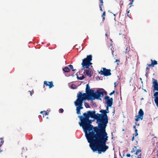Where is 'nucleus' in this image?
I'll use <instances>...</instances> for the list:
<instances>
[{
	"mask_svg": "<svg viewBox=\"0 0 158 158\" xmlns=\"http://www.w3.org/2000/svg\"><path fill=\"white\" fill-rule=\"evenodd\" d=\"M79 124L83 129L85 136L93 152L99 154L105 152L109 148L104 145L97 113L95 111H88L82 116H79Z\"/></svg>",
	"mask_w": 158,
	"mask_h": 158,
	"instance_id": "1",
	"label": "nucleus"
},
{
	"mask_svg": "<svg viewBox=\"0 0 158 158\" xmlns=\"http://www.w3.org/2000/svg\"><path fill=\"white\" fill-rule=\"evenodd\" d=\"M99 112L101 113L99 114L97 113V115H98L104 144L106 145V143L108 140L109 137L106 132V129L108 123L109 119L106 110H101Z\"/></svg>",
	"mask_w": 158,
	"mask_h": 158,
	"instance_id": "2",
	"label": "nucleus"
},
{
	"mask_svg": "<svg viewBox=\"0 0 158 158\" xmlns=\"http://www.w3.org/2000/svg\"><path fill=\"white\" fill-rule=\"evenodd\" d=\"M77 99L75 101L78 103L83 104L84 101L87 99L88 101H92L93 96L88 93H83L79 92L77 96Z\"/></svg>",
	"mask_w": 158,
	"mask_h": 158,
	"instance_id": "3",
	"label": "nucleus"
},
{
	"mask_svg": "<svg viewBox=\"0 0 158 158\" xmlns=\"http://www.w3.org/2000/svg\"><path fill=\"white\" fill-rule=\"evenodd\" d=\"M104 94L106 95L107 94L106 92L103 89L101 88L95 91L93 96V98L92 99L93 100L95 99L101 100L100 97H103L104 95Z\"/></svg>",
	"mask_w": 158,
	"mask_h": 158,
	"instance_id": "4",
	"label": "nucleus"
},
{
	"mask_svg": "<svg viewBox=\"0 0 158 158\" xmlns=\"http://www.w3.org/2000/svg\"><path fill=\"white\" fill-rule=\"evenodd\" d=\"M125 53L126 55V60L130 61L133 60L132 56L134 52L132 50H131L130 47L129 46H126L125 48Z\"/></svg>",
	"mask_w": 158,
	"mask_h": 158,
	"instance_id": "5",
	"label": "nucleus"
},
{
	"mask_svg": "<svg viewBox=\"0 0 158 158\" xmlns=\"http://www.w3.org/2000/svg\"><path fill=\"white\" fill-rule=\"evenodd\" d=\"M110 71L111 70L110 69H107L106 68H103L101 69L100 72H99V73L105 76H108L111 74Z\"/></svg>",
	"mask_w": 158,
	"mask_h": 158,
	"instance_id": "6",
	"label": "nucleus"
},
{
	"mask_svg": "<svg viewBox=\"0 0 158 158\" xmlns=\"http://www.w3.org/2000/svg\"><path fill=\"white\" fill-rule=\"evenodd\" d=\"M144 115V112L142 109H140L138 112V115H136V118L135 119V121L137 122L139 120V119L142 120Z\"/></svg>",
	"mask_w": 158,
	"mask_h": 158,
	"instance_id": "7",
	"label": "nucleus"
},
{
	"mask_svg": "<svg viewBox=\"0 0 158 158\" xmlns=\"http://www.w3.org/2000/svg\"><path fill=\"white\" fill-rule=\"evenodd\" d=\"M105 99L106 100V103L107 107H111L113 104V99L112 98H110V97L108 96H106L105 97Z\"/></svg>",
	"mask_w": 158,
	"mask_h": 158,
	"instance_id": "8",
	"label": "nucleus"
},
{
	"mask_svg": "<svg viewBox=\"0 0 158 158\" xmlns=\"http://www.w3.org/2000/svg\"><path fill=\"white\" fill-rule=\"evenodd\" d=\"M75 105L76 106L77 113V114H80V110L83 108V104L74 102Z\"/></svg>",
	"mask_w": 158,
	"mask_h": 158,
	"instance_id": "9",
	"label": "nucleus"
},
{
	"mask_svg": "<svg viewBox=\"0 0 158 158\" xmlns=\"http://www.w3.org/2000/svg\"><path fill=\"white\" fill-rule=\"evenodd\" d=\"M85 92L86 93H88L90 95H92L93 96L95 91L94 90L90 89L89 84H87L86 85Z\"/></svg>",
	"mask_w": 158,
	"mask_h": 158,
	"instance_id": "10",
	"label": "nucleus"
},
{
	"mask_svg": "<svg viewBox=\"0 0 158 158\" xmlns=\"http://www.w3.org/2000/svg\"><path fill=\"white\" fill-rule=\"evenodd\" d=\"M88 62L82 61V62L81 63V65H82V67L83 68L82 69V70L83 69L86 68V69H89V64L88 63Z\"/></svg>",
	"mask_w": 158,
	"mask_h": 158,
	"instance_id": "11",
	"label": "nucleus"
},
{
	"mask_svg": "<svg viewBox=\"0 0 158 158\" xmlns=\"http://www.w3.org/2000/svg\"><path fill=\"white\" fill-rule=\"evenodd\" d=\"M44 84L47 86H49V88H51L54 86L52 81L47 82L45 81L44 82Z\"/></svg>",
	"mask_w": 158,
	"mask_h": 158,
	"instance_id": "12",
	"label": "nucleus"
},
{
	"mask_svg": "<svg viewBox=\"0 0 158 158\" xmlns=\"http://www.w3.org/2000/svg\"><path fill=\"white\" fill-rule=\"evenodd\" d=\"M92 60V55H89L87 56L86 58L82 59V61H85L87 62H91Z\"/></svg>",
	"mask_w": 158,
	"mask_h": 158,
	"instance_id": "13",
	"label": "nucleus"
},
{
	"mask_svg": "<svg viewBox=\"0 0 158 158\" xmlns=\"http://www.w3.org/2000/svg\"><path fill=\"white\" fill-rule=\"evenodd\" d=\"M155 97L154 101L156 106L158 107V93H155L154 94Z\"/></svg>",
	"mask_w": 158,
	"mask_h": 158,
	"instance_id": "14",
	"label": "nucleus"
},
{
	"mask_svg": "<svg viewBox=\"0 0 158 158\" xmlns=\"http://www.w3.org/2000/svg\"><path fill=\"white\" fill-rule=\"evenodd\" d=\"M86 73V74L89 77H91L92 74H91V70L89 69H85L84 73Z\"/></svg>",
	"mask_w": 158,
	"mask_h": 158,
	"instance_id": "15",
	"label": "nucleus"
},
{
	"mask_svg": "<svg viewBox=\"0 0 158 158\" xmlns=\"http://www.w3.org/2000/svg\"><path fill=\"white\" fill-rule=\"evenodd\" d=\"M151 64H147V65L149 67H153L155 65L157 64V62L155 60H153L152 59L151 60Z\"/></svg>",
	"mask_w": 158,
	"mask_h": 158,
	"instance_id": "16",
	"label": "nucleus"
},
{
	"mask_svg": "<svg viewBox=\"0 0 158 158\" xmlns=\"http://www.w3.org/2000/svg\"><path fill=\"white\" fill-rule=\"evenodd\" d=\"M126 32L124 29H123L121 32L119 33V35H122L123 36H124V38L126 39Z\"/></svg>",
	"mask_w": 158,
	"mask_h": 158,
	"instance_id": "17",
	"label": "nucleus"
},
{
	"mask_svg": "<svg viewBox=\"0 0 158 158\" xmlns=\"http://www.w3.org/2000/svg\"><path fill=\"white\" fill-rule=\"evenodd\" d=\"M152 80L153 81V82H152V87L154 86H156L157 85H158V82L154 78H152Z\"/></svg>",
	"mask_w": 158,
	"mask_h": 158,
	"instance_id": "18",
	"label": "nucleus"
},
{
	"mask_svg": "<svg viewBox=\"0 0 158 158\" xmlns=\"http://www.w3.org/2000/svg\"><path fill=\"white\" fill-rule=\"evenodd\" d=\"M63 70L65 72L69 73L70 72V70L68 67H65L63 69Z\"/></svg>",
	"mask_w": 158,
	"mask_h": 158,
	"instance_id": "19",
	"label": "nucleus"
},
{
	"mask_svg": "<svg viewBox=\"0 0 158 158\" xmlns=\"http://www.w3.org/2000/svg\"><path fill=\"white\" fill-rule=\"evenodd\" d=\"M76 75L77 76V79L78 80H82L85 78V77L84 75H82L81 77H79L78 76V75H77V73H76Z\"/></svg>",
	"mask_w": 158,
	"mask_h": 158,
	"instance_id": "20",
	"label": "nucleus"
},
{
	"mask_svg": "<svg viewBox=\"0 0 158 158\" xmlns=\"http://www.w3.org/2000/svg\"><path fill=\"white\" fill-rule=\"evenodd\" d=\"M153 87V88L154 90L157 91V92H156V93H158V85H157Z\"/></svg>",
	"mask_w": 158,
	"mask_h": 158,
	"instance_id": "21",
	"label": "nucleus"
},
{
	"mask_svg": "<svg viewBox=\"0 0 158 158\" xmlns=\"http://www.w3.org/2000/svg\"><path fill=\"white\" fill-rule=\"evenodd\" d=\"M141 152V149H137V150L136 151H135V152H134L135 154L136 155H138V153Z\"/></svg>",
	"mask_w": 158,
	"mask_h": 158,
	"instance_id": "22",
	"label": "nucleus"
},
{
	"mask_svg": "<svg viewBox=\"0 0 158 158\" xmlns=\"http://www.w3.org/2000/svg\"><path fill=\"white\" fill-rule=\"evenodd\" d=\"M69 68H70V69H72V70L73 71H75L76 70L75 69H73V66L72 65L70 64V65H69Z\"/></svg>",
	"mask_w": 158,
	"mask_h": 158,
	"instance_id": "23",
	"label": "nucleus"
},
{
	"mask_svg": "<svg viewBox=\"0 0 158 158\" xmlns=\"http://www.w3.org/2000/svg\"><path fill=\"white\" fill-rule=\"evenodd\" d=\"M137 149V147L136 146H135L134 148H133L132 150L131 151V152H135L136 150V149Z\"/></svg>",
	"mask_w": 158,
	"mask_h": 158,
	"instance_id": "24",
	"label": "nucleus"
},
{
	"mask_svg": "<svg viewBox=\"0 0 158 158\" xmlns=\"http://www.w3.org/2000/svg\"><path fill=\"white\" fill-rule=\"evenodd\" d=\"M85 106L86 108H89L90 107L89 105L87 103L85 102Z\"/></svg>",
	"mask_w": 158,
	"mask_h": 158,
	"instance_id": "25",
	"label": "nucleus"
},
{
	"mask_svg": "<svg viewBox=\"0 0 158 158\" xmlns=\"http://www.w3.org/2000/svg\"><path fill=\"white\" fill-rule=\"evenodd\" d=\"M105 11H104L103 13V14L102 15V19H103V20H104L105 19Z\"/></svg>",
	"mask_w": 158,
	"mask_h": 158,
	"instance_id": "26",
	"label": "nucleus"
},
{
	"mask_svg": "<svg viewBox=\"0 0 158 158\" xmlns=\"http://www.w3.org/2000/svg\"><path fill=\"white\" fill-rule=\"evenodd\" d=\"M106 111V114H107L109 113V109L108 107L107 106L106 109L105 110Z\"/></svg>",
	"mask_w": 158,
	"mask_h": 158,
	"instance_id": "27",
	"label": "nucleus"
},
{
	"mask_svg": "<svg viewBox=\"0 0 158 158\" xmlns=\"http://www.w3.org/2000/svg\"><path fill=\"white\" fill-rule=\"evenodd\" d=\"M59 113H63L64 111V110L63 109L61 108L59 110Z\"/></svg>",
	"mask_w": 158,
	"mask_h": 158,
	"instance_id": "28",
	"label": "nucleus"
},
{
	"mask_svg": "<svg viewBox=\"0 0 158 158\" xmlns=\"http://www.w3.org/2000/svg\"><path fill=\"white\" fill-rule=\"evenodd\" d=\"M130 1H131V2L129 3V5H131L133 4V2L134 1V0H130Z\"/></svg>",
	"mask_w": 158,
	"mask_h": 158,
	"instance_id": "29",
	"label": "nucleus"
},
{
	"mask_svg": "<svg viewBox=\"0 0 158 158\" xmlns=\"http://www.w3.org/2000/svg\"><path fill=\"white\" fill-rule=\"evenodd\" d=\"M71 87L73 89H75L76 88V86L74 85H72L71 86Z\"/></svg>",
	"mask_w": 158,
	"mask_h": 158,
	"instance_id": "30",
	"label": "nucleus"
},
{
	"mask_svg": "<svg viewBox=\"0 0 158 158\" xmlns=\"http://www.w3.org/2000/svg\"><path fill=\"white\" fill-rule=\"evenodd\" d=\"M103 5H102V4H100L99 5V8H100V10L101 11H102V6H103Z\"/></svg>",
	"mask_w": 158,
	"mask_h": 158,
	"instance_id": "31",
	"label": "nucleus"
},
{
	"mask_svg": "<svg viewBox=\"0 0 158 158\" xmlns=\"http://www.w3.org/2000/svg\"><path fill=\"white\" fill-rule=\"evenodd\" d=\"M112 55L113 56V57L114 58V59H116V55H115V56H114V54H113L114 51H112Z\"/></svg>",
	"mask_w": 158,
	"mask_h": 158,
	"instance_id": "32",
	"label": "nucleus"
},
{
	"mask_svg": "<svg viewBox=\"0 0 158 158\" xmlns=\"http://www.w3.org/2000/svg\"><path fill=\"white\" fill-rule=\"evenodd\" d=\"M115 92L114 90H113L112 92L110 93V94H109V95H112V94H114V93H115Z\"/></svg>",
	"mask_w": 158,
	"mask_h": 158,
	"instance_id": "33",
	"label": "nucleus"
},
{
	"mask_svg": "<svg viewBox=\"0 0 158 158\" xmlns=\"http://www.w3.org/2000/svg\"><path fill=\"white\" fill-rule=\"evenodd\" d=\"M141 153H140L138 156L137 157V158H141Z\"/></svg>",
	"mask_w": 158,
	"mask_h": 158,
	"instance_id": "34",
	"label": "nucleus"
},
{
	"mask_svg": "<svg viewBox=\"0 0 158 158\" xmlns=\"http://www.w3.org/2000/svg\"><path fill=\"white\" fill-rule=\"evenodd\" d=\"M29 92H30V95H31V96L33 94V93H34V92H33V91H32V92H31L30 91H29Z\"/></svg>",
	"mask_w": 158,
	"mask_h": 158,
	"instance_id": "35",
	"label": "nucleus"
},
{
	"mask_svg": "<svg viewBox=\"0 0 158 158\" xmlns=\"http://www.w3.org/2000/svg\"><path fill=\"white\" fill-rule=\"evenodd\" d=\"M0 139H2V140L1 141L0 144H2L4 143V141L2 140V138H0Z\"/></svg>",
	"mask_w": 158,
	"mask_h": 158,
	"instance_id": "36",
	"label": "nucleus"
},
{
	"mask_svg": "<svg viewBox=\"0 0 158 158\" xmlns=\"http://www.w3.org/2000/svg\"><path fill=\"white\" fill-rule=\"evenodd\" d=\"M120 62L119 60L118 59H116L115 61V62L118 63V62Z\"/></svg>",
	"mask_w": 158,
	"mask_h": 158,
	"instance_id": "37",
	"label": "nucleus"
},
{
	"mask_svg": "<svg viewBox=\"0 0 158 158\" xmlns=\"http://www.w3.org/2000/svg\"><path fill=\"white\" fill-rule=\"evenodd\" d=\"M100 1V2L102 3V5H103V1L102 0H99Z\"/></svg>",
	"mask_w": 158,
	"mask_h": 158,
	"instance_id": "38",
	"label": "nucleus"
},
{
	"mask_svg": "<svg viewBox=\"0 0 158 158\" xmlns=\"http://www.w3.org/2000/svg\"><path fill=\"white\" fill-rule=\"evenodd\" d=\"M129 11H130V10H128V9H127V16L128 17H129V15H128V13H129Z\"/></svg>",
	"mask_w": 158,
	"mask_h": 158,
	"instance_id": "39",
	"label": "nucleus"
},
{
	"mask_svg": "<svg viewBox=\"0 0 158 158\" xmlns=\"http://www.w3.org/2000/svg\"><path fill=\"white\" fill-rule=\"evenodd\" d=\"M126 156L127 157H130L131 156V155L129 154H128Z\"/></svg>",
	"mask_w": 158,
	"mask_h": 158,
	"instance_id": "40",
	"label": "nucleus"
},
{
	"mask_svg": "<svg viewBox=\"0 0 158 158\" xmlns=\"http://www.w3.org/2000/svg\"><path fill=\"white\" fill-rule=\"evenodd\" d=\"M148 73V71L146 72V74H145V76L146 77H148L147 73Z\"/></svg>",
	"mask_w": 158,
	"mask_h": 158,
	"instance_id": "41",
	"label": "nucleus"
},
{
	"mask_svg": "<svg viewBox=\"0 0 158 158\" xmlns=\"http://www.w3.org/2000/svg\"><path fill=\"white\" fill-rule=\"evenodd\" d=\"M138 135V132L135 133V136H137Z\"/></svg>",
	"mask_w": 158,
	"mask_h": 158,
	"instance_id": "42",
	"label": "nucleus"
},
{
	"mask_svg": "<svg viewBox=\"0 0 158 158\" xmlns=\"http://www.w3.org/2000/svg\"><path fill=\"white\" fill-rule=\"evenodd\" d=\"M44 113H45V115H48V113L46 112H45Z\"/></svg>",
	"mask_w": 158,
	"mask_h": 158,
	"instance_id": "43",
	"label": "nucleus"
},
{
	"mask_svg": "<svg viewBox=\"0 0 158 158\" xmlns=\"http://www.w3.org/2000/svg\"><path fill=\"white\" fill-rule=\"evenodd\" d=\"M149 68L148 67H147L146 68V72L148 71L147 70H149Z\"/></svg>",
	"mask_w": 158,
	"mask_h": 158,
	"instance_id": "44",
	"label": "nucleus"
},
{
	"mask_svg": "<svg viewBox=\"0 0 158 158\" xmlns=\"http://www.w3.org/2000/svg\"><path fill=\"white\" fill-rule=\"evenodd\" d=\"M135 125H137L138 126H139V123H137L136 122H135Z\"/></svg>",
	"mask_w": 158,
	"mask_h": 158,
	"instance_id": "45",
	"label": "nucleus"
},
{
	"mask_svg": "<svg viewBox=\"0 0 158 158\" xmlns=\"http://www.w3.org/2000/svg\"><path fill=\"white\" fill-rule=\"evenodd\" d=\"M134 136H133V137L132 138V139H131V140L132 141H133L134 140Z\"/></svg>",
	"mask_w": 158,
	"mask_h": 158,
	"instance_id": "46",
	"label": "nucleus"
},
{
	"mask_svg": "<svg viewBox=\"0 0 158 158\" xmlns=\"http://www.w3.org/2000/svg\"><path fill=\"white\" fill-rule=\"evenodd\" d=\"M88 64H89V66H90V65H92V63H91V62H88Z\"/></svg>",
	"mask_w": 158,
	"mask_h": 158,
	"instance_id": "47",
	"label": "nucleus"
},
{
	"mask_svg": "<svg viewBox=\"0 0 158 158\" xmlns=\"http://www.w3.org/2000/svg\"><path fill=\"white\" fill-rule=\"evenodd\" d=\"M135 133L138 132V130L137 129H135Z\"/></svg>",
	"mask_w": 158,
	"mask_h": 158,
	"instance_id": "48",
	"label": "nucleus"
},
{
	"mask_svg": "<svg viewBox=\"0 0 158 158\" xmlns=\"http://www.w3.org/2000/svg\"><path fill=\"white\" fill-rule=\"evenodd\" d=\"M133 128H134L135 130V129H136V126H135L134 125V126H133Z\"/></svg>",
	"mask_w": 158,
	"mask_h": 158,
	"instance_id": "49",
	"label": "nucleus"
},
{
	"mask_svg": "<svg viewBox=\"0 0 158 158\" xmlns=\"http://www.w3.org/2000/svg\"><path fill=\"white\" fill-rule=\"evenodd\" d=\"M45 112V111H41L40 112V113L42 114V113Z\"/></svg>",
	"mask_w": 158,
	"mask_h": 158,
	"instance_id": "50",
	"label": "nucleus"
},
{
	"mask_svg": "<svg viewBox=\"0 0 158 158\" xmlns=\"http://www.w3.org/2000/svg\"><path fill=\"white\" fill-rule=\"evenodd\" d=\"M111 134L112 136L113 137V133L112 132L111 133ZM113 137H112V139H113Z\"/></svg>",
	"mask_w": 158,
	"mask_h": 158,
	"instance_id": "51",
	"label": "nucleus"
},
{
	"mask_svg": "<svg viewBox=\"0 0 158 158\" xmlns=\"http://www.w3.org/2000/svg\"><path fill=\"white\" fill-rule=\"evenodd\" d=\"M22 150H22L23 152V150H25V151H26V150H25V149H24V148H22Z\"/></svg>",
	"mask_w": 158,
	"mask_h": 158,
	"instance_id": "52",
	"label": "nucleus"
},
{
	"mask_svg": "<svg viewBox=\"0 0 158 158\" xmlns=\"http://www.w3.org/2000/svg\"><path fill=\"white\" fill-rule=\"evenodd\" d=\"M116 82H114V87H115L116 85Z\"/></svg>",
	"mask_w": 158,
	"mask_h": 158,
	"instance_id": "53",
	"label": "nucleus"
},
{
	"mask_svg": "<svg viewBox=\"0 0 158 158\" xmlns=\"http://www.w3.org/2000/svg\"><path fill=\"white\" fill-rule=\"evenodd\" d=\"M114 19H115V14H114Z\"/></svg>",
	"mask_w": 158,
	"mask_h": 158,
	"instance_id": "54",
	"label": "nucleus"
},
{
	"mask_svg": "<svg viewBox=\"0 0 158 158\" xmlns=\"http://www.w3.org/2000/svg\"><path fill=\"white\" fill-rule=\"evenodd\" d=\"M105 36H107V33H106V34H105Z\"/></svg>",
	"mask_w": 158,
	"mask_h": 158,
	"instance_id": "55",
	"label": "nucleus"
},
{
	"mask_svg": "<svg viewBox=\"0 0 158 158\" xmlns=\"http://www.w3.org/2000/svg\"><path fill=\"white\" fill-rule=\"evenodd\" d=\"M2 152V150H0V153H1V152Z\"/></svg>",
	"mask_w": 158,
	"mask_h": 158,
	"instance_id": "56",
	"label": "nucleus"
},
{
	"mask_svg": "<svg viewBox=\"0 0 158 158\" xmlns=\"http://www.w3.org/2000/svg\"><path fill=\"white\" fill-rule=\"evenodd\" d=\"M139 79H140V80L141 81H142V78H139Z\"/></svg>",
	"mask_w": 158,
	"mask_h": 158,
	"instance_id": "57",
	"label": "nucleus"
},
{
	"mask_svg": "<svg viewBox=\"0 0 158 158\" xmlns=\"http://www.w3.org/2000/svg\"><path fill=\"white\" fill-rule=\"evenodd\" d=\"M144 91L145 92H147V91H146L145 89H144Z\"/></svg>",
	"mask_w": 158,
	"mask_h": 158,
	"instance_id": "58",
	"label": "nucleus"
},
{
	"mask_svg": "<svg viewBox=\"0 0 158 158\" xmlns=\"http://www.w3.org/2000/svg\"><path fill=\"white\" fill-rule=\"evenodd\" d=\"M143 98H141V100H143Z\"/></svg>",
	"mask_w": 158,
	"mask_h": 158,
	"instance_id": "59",
	"label": "nucleus"
},
{
	"mask_svg": "<svg viewBox=\"0 0 158 158\" xmlns=\"http://www.w3.org/2000/svg\"><path fill=\"white\" fill-rule=\"evenodd\" d=\"M2 144H0V147L2 146Z\"/></svg>",
	"mask_w": 158,
	"mask_h": 158,
	"instance_id": "60",
	"label": "nucleus"
},
{
	"mask_svg": "<svg viewBox=\"0 0 158 158\" xmlns=\"http://www.w3.org/2000/svg\"><path fill=\"white\" fill-rule=\"evenodd\" d=\"M2 144H0V147L2 146Z\"/></svg>",
	"mask_w": 158,
	"mask_h": 158,
	"instance_id": "61",
	"label": "nucleus"
},
{
	"mask_svg": "<svg viewBox=\"0 0 158 158\" xmlns=\"http://www.w3.org/2000/svg\"><path fill=\"white\" fill-rule=\"evenodd\" d=\"M157 156H158V152H157Z\"/></svg>",
	"mask_w": 158,
	"mask_h": 158,
	"instance_id": "62",
	"label": "nucleus"
},
{
	"mask_svg": "<svg viewBox=\"0 0 158 158\" xmlns=\"http://www.w3.org/2000/svg\"><path fill=\"white\" fill-rule=\"evenodd\" d=\"M114 112H115V111H114H114L113 112V113H114Z\"/></svg>",
	"mask_w": 158,
	"mask_h": 158,
	"instance_id": "63",
	"label": "nucleus"
},
{
	"mask_svg": "<svg viewBox=\"0 0 158 158\" xmlns=\"http://www.w3.org/2000/svg\"><path fill=\"white\" fill-rule=\"evenodd\" d=\"M141 83H142V84H143V81H141Z\"/></svg>",
	"mask_w": 158,
	"mask_h": 158,
	"instance_id": "64",
	"label": "nucleus"
}]
</instances>
